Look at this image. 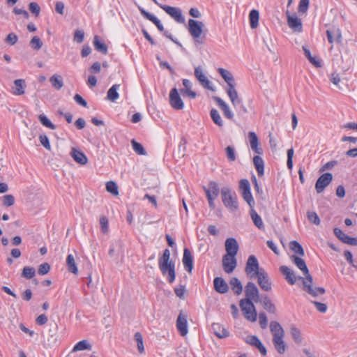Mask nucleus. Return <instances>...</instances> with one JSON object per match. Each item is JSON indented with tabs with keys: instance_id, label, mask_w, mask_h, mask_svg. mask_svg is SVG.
I'll list each match as a JSON object with an SVG mask.
<instances>
[{
	"instance_id": "1",
	"label": "nucleus",
	"mask_w": 357,
	"mask_h": 357,
	"mask_svg": "<svg viewBox=\"0 0 357 357\" xmlns=\"http://www.w3.org/2000/svg\"><path fill=\"white\" fill-rule=\"evenodd\" d=\"M158 265L163 275L167 273V280L170 283H172L176 278L175 265L174 263L170 260V251L169 249L164 250L162 257L158 259Z\"/></svg>"
},
{
	"instance_id": "2",
	"label": "nucleus",
	"mask_w": 357,
	"mask_h": 357,
	"mask_svg": "<svg viewBox=\"0 0 357 357\" xmlns=\"http://www.w3.org/2000/svg\"><path fill=\"white\" fill-rule=\"evenodd\" d=\"M222 202L226 208L231 211L238 209L237 197L234 192L228 188H222L221 190Z\"/></svg>"
},
{
	"instance_id": "3",
	"label": "nucleus",
	"mask_w": 357,
	"mask_h": 357,
	"mask_svg": "<svg viewBox=\"0 0 357 357\" xmlns=\"http://www.w3.org/2000/svg\"><path fill=\"white\" fill-rule=\"evenodd\" d=\"M264 268H259V264L257 259L254 255H250L246 262L245 272L250 279L255 278Z\"/></svg>"
},
{
	"instance_id": "4",
	"label": "nucleus",
	"mask_w": 357,
	"mask_h": 357,
	"mask_svg": "<svg viewBox=\"0 0 357 357\" xmlns=\"http://www.w3.org/2000/svg\"><path fill=\"white\" fill-rule=\"evenodd\" d=\"M141 14L147 20H150L151 22H153L158 29L159 31H162L164 36H165L167 38H169L172 41H173L176 45L181 46V44L178 42L176 40H174L172 37V35L169 33L167 31H165L163 25L161 24L160 21L153 15L149 13V12L146 11L144 8L139 6L138 7Z\"/></svg>"
},
{
	"instance_id": "5",
	"label": "nucleus",
	"mask_w": 357,
	"mask_h": 357,
	"mask_svg": "<svg viewBox=\"0 0 357 357\" xmlns=\"http://www.w3.org/2000/svg\"><path fill=\"white\" fill-rule=\"evenodd\" d=\"M245 298L241 299L249 303H258L259 301V291L257 285L252 282H248L245 287Z\"/></svg>"
},
{
	"instance_id": "6",
	"label": "nucleus",
	"mask_w": 357,
	"mask_h": 357,
	"mask_svg": "<svg viewBox=\"0 0 357 357\" xmlns=\"http://www.w3.org/2000/svg\"><path fill=\"white\" fill-rule=\"evenodd\" d=\"M204 26L202 22L196 21L192 19L188 20V31L196 43H203L200 38L203 32L202 29Z\"/></svg>"
},
{
	"instance_id": "7",
	"label": "nucleus",
	"mask_w": 357,
	"mask_h": 357,
	"mask_svg": "<svg viewBox=\"0 0 357 357\" xmlns=\"http://www.w3.org/2000/svg\"><path fill=\"white\" fill-rule=\"evenodd\" d=\"M298 278L303 280V289L312 296L317 297L325 294L326 290L324 288L312 287L313 279L312 275L307 276V278H303L302 277H299Z\"/></svg>"
},
{
	"instance_id": "8",
	"label": "nucleus",
	"mask_w": 357,
	"mask_h": 357,
	"mask_svg": "<svg viewBox=\"0 0 357 357\" xmlns=\"http://www.w3.org/2000/svg\"><path fill=\"white\" fill-rule=\"evenodd\" d=\"M239 305L245 319L252 322L257 320V313L253 303L240 301Z\"/></svg>"
},
{
	"instance_id": "9",
	"label": "nucleus",
	"mask_w": 357,
	"mask_h": 357,
	"mask_svg": "<svg viewBox=\"0 0 357 357\" xmlns=\"http://www.w3.org/2000/svg\"><path fill=\"white\" fill-rule=\"evenodd\" d=\"M239 188L242 192L243 199L248 204L250 208H252L255 204V201L250 192V184L248 180L241 179L240 181Z\"/></svg>"
},
{
	"instance_id": "10",
	"label": "nucleus",
	"mask_w": 357,
	"mask_h": 357,
	"mask_svg": "<svg viewBox=\"0 0 357 357\" xmlns=\"http://www.w3.org/2000/svg\"><path fill=\"white\" fill-rule=\"evenodd\" d=\"M333 181L331 173L327 172L321 174L316 181L315 190L318 194L321 193Z\"/></svg>"
},
{
	"instance_id": "11",
	"label": "nucleus",
	"mask_w": 357,
	"mask_h": 357,
	"mask_svg": "<svg viewBox=\"0 0 357 357\" xmlns=\"http://www.w3.org/2000/svg\"><path fill=\"white\" fill-rule=\"evenodd\" d=\"M169 103L174 109L181 110L184 107V103L176 88L170 91Z\"/></svg>"
},
{
	"instance_id": "12",
	"label": "nucleus",
	"mask_w": 357,
	"mask_h": 357,
	"mask_svg": "<svg viewBox=\"0 0 357 357\" xmlns=\"http://www.w3.org/2000/svg\"><path fill=\"white\" fill-rule=\"evenodd\" d=\"M159 7L165 10L172 17H173L177 22H184L185 19L182 15L181 10L178 8L172 7L166 5H159Z\"/></svg>"
},
{
	"instance_id": "13",
	"label": "nucleus",
	"mask_w": 357,
	"mask_h": 357,
	"mask_svg": "<svg viewBox=\"0 0 357 357\" xmlns=\"http://www.w3.org/2000/svg\"><path fill=\"white\" fill-rule=\"evenodd\" d=\"M195 76L200 82L202 86L205 89L214 91L213 86L207 77L204 75L203 69L201 66H198L195 69Z\"/></svg>"
},
{
	"instance_id": "14",
	"label": "nucleus",
	"mask_w": 357,
	"mask_h": 357,
	"mask_svg": "<svg viewBox=\"0 0 357 357\" xmlns=\"http://www.w3.org/2000/svg\"><path fill=\"white\" fill-rule=\"evenodd\" d=\"M176 328L180 335L183 337L185 336L188 333V316L183 312H181L176 319Z\"/></svg>"
},
{
	"instance_id": "15",
	"label": "nucleus",
	"mask_w": 357,
	"mask_h": 357,
	"mask_svg": "<svg viewBox=\"0 0 357 357\" xmlns=\"http://www.w3.org/2000/svg\"><path fill=\"white\" fill-rule=\"evenodd\" d=\"M287 24L292 30L296 32H301L302 31V22L296 14L291 15L289 11L286 12Z\"/></svg>"
},
{
	"instance_id": "16",
	"label": "nucleus",
	"mask_w": 357,
	"mask_h": 357,
	"mask_svg": "<svg viewBox=\"0 0 357 357\" xmlns=\"http://www.w3.org/2000/svg\"><path fill=\"white\" fill-rule=\"evenodd\" d=\"M237 265L236 256L225 255L222 257V266L227 273L234 271Z\"/></svg>"
},
{
	"instance_id": "17",
	"label": "nucleus",
	"mask_w": 357,
	"mask_h": 357,
	"mask_svg": "<svg viewBox=\"0 0 357 357\" xmlns=\"http://www.w3.org/2000/svg\"><path fill=\"white\" fill-rule=\"evenodd\" d=\"M256 278H257L258 284L262 290L265 291H269L271 290L272 283L270 281L268 275L265 270L261 271Z\"/></svg>"
},
{
	"instance_id": "18",
	"label": "nucleus",
	"mask_w": 357,
	"mask_h": 357,
	"mask_svg": "<svg viewBox=\"0 0 357 357\" xmlns=\"http://www.w3.org/2000/svg\"><path fill=\"white\" fill-rule=\"evenodd\" d=\"M328 42L332 44L334 42L340 43L342 40V32L338 27L333 26L331 29L326 31Z\"/></svg>"
},
{
	"instance_id": "19",
	"label": "nucleus",
	"mask_w": 357,
	"mask_h": 357,
	"mask_svg": "<svg viewBox=\"0 0 357 357\" xmlns=\"http://www.w3.org/2000/svg\"><path fill=\"white\" fill-rule=\"evenodd\" d=\"M333 231L337 238L342 242L351 245H357V238L349 236L340 228H335Z\"/></svg>"
},
{
	"instance_id": "20",
	"label": "nucleus",
	"mask_w": 357,
	"mask_h": 357,
	"mask_svg": "<svg viewBox=\"0 0 357 357\" xmlns=\"http://www.w3.org/2000/svg\"><path fill=\"white\" fill-rule=\"evenodd\" d=\"M215 290L220 294H226L229 291V286L226 281L221 277H216L213 280Z\"/></svg>"
},
{
	"instance_id": "21",
	"label": "nucleus",
	"mask_w": 357,
	"mask_h": 357,
	"mask_svg": "<svg viewBox=\"0 0 357 357\" xmlns=\"http://www.w3.org/2000/svg\"><path fill=\"white\" fill-rule=\"evenodd\" d=\"M226 255L236 256L238 250V245L234 238H229L225 241Z\"/></svg>"
},
{
	"instance_id": "22",
	"label": "nucleus",
	"mask_w": 357,
	"mask_h": 357,
	"mask_svg": "<svg viewBox=\"0 0 357 357\" xmlns=\"http://www.w3.org/2000/svg\"><path fill=\"white\" fill-rule=\"evenodd\" d=\"M182 261L185 269L190 273L193 269V257L189 249H184Z\"/></svg>"
},
{
	"instance_id": "23",
	"label": "nucleus",
	"mask_w": 357,
	"mask_h": 357,
	"mask_svg": "<svg viewBox=\"0 0 357 357\" xmlns=\"http://www.w3.org/2000/svg\"><path fill=\"white\" fill-rule=\"evenodd\" d=\"M270 330L273 335V339L284 338V331L278 322L271 321L270 323Z\"/></svg>"
},
{
	"instance_id": "24",
	"label": "nucleus",
	"mask_w": 357,
	"mask_h": 357,
	"mask_svg": "<svg viewBox=\"0 0 357 357\" xmlns=\"http://www.w3.org/2000/svg\"><path fill=\"white\" fill-rule=\"evenodd\" d=\"M291 259L294 264L303 272V275L305 276V278H307V276L311 275L309 273V270L307 267L305 261L303 259L298 256L292 255L291 257Z\"/></svg>"
},
{
	"instance_id": "25",
	"label": "nucleus",
	"mask_w": 357,
	"mask_h": 357,
	"mask_svg": "<svg viewBox=\"0 0 357 357\" xmlns=\"http://www.w3.org/2000/svg\"><path fill=\"white\" fill-rule=\"evenodd\" d=\"M214 100L218 104V107L223 112L225 116L228 119H232L234 117V114L229 109L228 105L220 97H214Z\"/></svg>"
},
{
	"instance_id": "26",
	"label": "nucleus",
	"mask_w": 357,
	"mask_h": 357,
	"mask_svg": "<svg viewBox=\"0 0 357 357\" xmlns=\"http://www.w3.org/2000/svg\"><path fill=\"white\" fill-rule=\"evenodd\" d=\"M248 138L252 150L257 154H262V149L259 146V140L256 133L249 132Z\"/></svg>"
},
{
	"instance_id": "27",
	"label": "nucleus",
	"mask_w": 357,
	"mask_h": 357,
	"mask_svg": "<svg viewBox=\"0 0 357 357\" xmlns=\"http://www.w3.org/2000/svg\"><path fill=\"white\" fill-rule=\"evenodd\" d=\"M280 270L290 284H294L296 283V277L294 272L291 268L286 266H282Z\"/></svg>"
},
{
	"instance_id": "28",
	"label": "nucleus",
	"mask_w": 357,
	"mask_h": 357,
	"mask_svg": "<svg viewBox=\"0 0 357 357\" xmlns=\"http://www.w3.org/2000/svg\"><path fill=\"white\" fill-rule=\"evenodd\" d=\"M218 72L227 83V87L236 85L234 77L231 72L222 68H219Z\"/></svg>"
},
{
	"instance_id": "29",
	"label": "nucleus",
	"mask_w": 357,
	"mask_h": 357,
	"mask_svg": "<svg viewBox=\"0 0 357 357\" xmlns=\"http://www.w3.org/2000/svg\"><path fill=\"white\" fill-rule=\"evenodd\" d=\"M70 154L74 160L80 165H86L88 162L86 155L75 148L72 149Z\"/></svg>"
},
{
	"instance_id": "30",
	"label": "nucleus",
	"mask_w": 357,
	"mask_h": 357,
	"mask_svg": "<svg viewBox=\"0 0 357 357\" xmlns=\"http://www.w3.org/2000/svg\"><path fill=\"white\" fill-rule=\"evenodd\" d=\"M213 333L219 338H225L229 336V333L220 324L213 323L211 326Z\"/></svg>"
},
{
	"instance_id": "31",
	"label": "nucleus",
	"mask_w": 357,
	"mask_h": 357,
	"mask_svg": "<svg viewBox=\"0 0 357 357\" xmlns=\"http://www.w3.org/2000/svg\"><path fill=\"white\" fill-rule=\"evenodd\" d=\"M204 190L206 193V197H208V195L212 196V197L217 198L219 195V187L216 182L211 181L208 183V187H204Z\"/></svg>"
},
{
	"instance_id": "32",
	"label": "nucleus",
	"mask_w": 357,
	"mask_h": 357,
	"mask_svg": "<svg viewBox=\"0 0 357 357\" xmlns=\"http://www.w3.org/2000/svg\"><path fill=\"white\" fill-rule=\"evenodd\" d=\"M261 304L263 305L264 308L270 313L274 314L275 312V307L274 304L271 302L270 298L266 296H261L259 298V301Z\"/></svg>"
},
{
	"instance_id": "33",
	"label": "nucleus",
	"mask_w": 357,
	"mask_h": 357,
	"mask_svg": "<svg viewBox=\"0 0 357 357\" xmlns=\"http://www.w3.org/2000/svg\"><path fill=\"white\" fill-rule=\"evenodd\" d=\"M15 87L13 89L12 93L15 96H21L24 93L25 82L22 79L14 81Z\"/></svg>"
},
{
	"instance_id": "34",
	"label": "nucleus",
	"mask_w": 357,
	"mask_h": 357,
	"mask_svg": "<svg viewBox=\"0 0 357 357\" xmlns=\"http://www.w3.org/2000/svg\"><path fill=\"white\" fill-rule=\"evenodd\" d=\"M250 217L255 225L259 229H264V225L260 215L252 208L250 209Z\"/></svg>"
},
{
	"instance_id": "35",
	"label": "nucleus",
	"mask_w": 357,
	"mask_h": 357,
	"mask_svg": "<svg viewBox=\"0 0 357 357\" xmlns=\"http://www.w3.org/2000/svg\"><path fill=\"white\" fill-rule=\"evenodd\" d=\"M66 266L69 272L77 275L78 273V268L75 262V257L73 255L70 254L66 258Z\"/></svg>"
},
{
	"instance_id": "36",
	"label": "nucleus",
	"mask_w": 357,
	"mask_h": 357,
	"mask_svg": "<svg viewBox=\"0 0 357 357\" xmlns=\"http://www.w3.org/2000/svg\"><path fill=\"white\" fill-rule=\"evenodd\" d=\"M229 284L231 285L232 291L236 294L240 295L243 291V285L241 282L237 278H232Z\"/></svg>"
},
{
	"instance_id": "37",
	"label": "nucleus",
	"mask_w": 357,
	"mask_h": 357,
	"mask_svg": "<svg viewBox=\"0 0 357 357\" xmlns=\"http://www.w3.org/2000/svg\"><path fill=\"white\" fill-rule=\"evenodd\" d=\"M120 88V84H114L107 91V98L112 102H115L119 97L118 90Z\"/></svg>"
},
{
	"instance_id": "38",
	"label": "nucleus",
	"mask_w": 357,
	"mask_h": 357,
	"mask_svg": "<svg viewBox=\"0 0 357 357\" xmlns=\"http://www.w3.org/2000/svg\"><path fill=\"white\" fill-rule=\"evenodd\" d=\"M253 163L257 172V174L259 176L264 175V162L263 159L259 156L256 155L253 158Z\"/></svg>"
},
{
	"instance_id": "39",
	"label": "nucleus",
	"mask_w": 357,
	"mask_h": 357,
	"mask_svg": "<svg viewBox=\"0 0 357 357\" xmlns=\"http://www.w3.org/2000/svg\"><path fill=\"white\" fill-rule=\"evenodd\" d=\"M50 82L52 84V86L56 90H60L63 86V81L61 75L57 74L53 75L50 78Z\"/></svg>"
},
{
	"instance_id": "40",
	"label": "nucleus",
	"mask_w": 357,
	"mask_h": 357,
	"mask_svg": "<svg viewBox=\"0 0 357 357\" xmlns=\"http://www.w3.org/2000/svg\"><path fill=\"white\" fill-rule=\"evenodd\" d=\"M283 339L284 338L273 339L274 347L280 354H283L287 349V344Z\"/></svg>"
},
{
	"instance_id": "41",
	"label": "nucleus",
	"mask_w": 357,
	"mask_h": 357,
	"mask_svg": "<svg viewBox=\"0 0 357 357\" xmlns=\"http://www.w3.org/2000/svg\"><path fill=\"white\" fill-rule=\"evenodd\" d=\"M249 18L251 28L256 29L259 25V11L257 10H252L249 14Z\"/></svg>"
},
{
	"instance_id": "42",
	"label": "nucleus",
	"mask_w": 357,
	"mask_h": 357,
	"mask_svg": "<svg viewBox=\"0 0 357 357\" xmlns=\"http://www.w3.org/2000/svg\"><path fill=\"white\" fill-rule=\"evenodd\" d=\"M93 45L97 51L104 54L107 53V47L104 43L100 40L99 37L97 36H96L93 38Z\"/></svg>"
},
{
	"instance_id": "43",
	"label": "nucleus",
	"mask_w": 357,
	"mask_h": 357,
	"mask_svg": "<svg viewBox=\"0 0 357 357\" xmlns=\"http://www.w3.org/2000/svg\"><path fill=\"white\" fill-rule=\"evenodd\" d=\"M91 348V344L89 343V342L86 340L79 341L77 342L73 347V351L77 352L79 351H84V350H90Z\"/></svg>"
},
{
	"instance_id": "44",
	"label": "nucleus",
	"mask_w": 357,
	"mask_h": 357,
	"mask_svg": "<svg viewBox=\"0 0 357 357\" xmlns=\"http://www.w3.org/2000/svg\"><path fill=\"white\" fill-rule=\"evenodd\" d=\"M210 115L215 124L219 127L223 126V121L217 109H212L211 110Z\"/></svg>"
},
{
	"instance_id": "45",
	"label": "nucleus",
	"mask_w": 357,
	"mask_h": 357,
	"mask_svg": "<svg viewBox=\"0 0 357 357\" xmlns=\"http://www.w3.org/2000/svg\"><path fill=\"white\" fill-rule=\"evenodd\" d=\"M290 333L296 343L301 344L302 342L303 338L301 333L298 328L295 326H292L290 329Z\"/></svg>"
},
{
	"instance_id": "46",
	"label": "nucleus",
	"mask_w": 357,
	"mask_h": 357,
	"mask_svg": "<svg viewBox=\"0 0 357 357\" xmlns=\"http://www.w3.org/2000/svg\"><path fill=\"white\" fill-rule=\"evenodd\" d=\"M290 249L296 254L303 257L304 256V250L301 244L296 241H293L289 243Z\"/></svg>"
},
{
	"instance_id": "47",
	"label": "nucleus",
	"mask_w": 357,
	"mask_h": 357,
	"mask_svg": "<svg viewBox=\"0 0 357 357\" xmlns=\"http://www.w3.org/2000/svg\"><path fill=\"white\" fill-rule=\"evenodd\" d=\"M36 275V270L33 267L24 266L22 269V277L26 279H31Z\"/></svg>"
},
{
	"instance_id": "48",
	"label": "nucleus",
	"mask_w": 357,
	"mask_h": 357,
	"mask_svg": "<svg viewBox=\"0 0 357 357\" xmlns=\"http://www.w3.org/2000/svg\"><path fill=\"white\" fill-rule=\"evenodd\" d=\"M106 190L114 196L119 195V188L114 181H108L106 183Z\"/></svg>"
},
{
	"instance_id": "49",
	"label": "nucleus",
	"mask_w": 357,
	"mask_h": 357,
	"mask_svg": "<svg viewBox=\"0 0 357 357\" xmlns=\"http://www.w3.org/2000/svg\"><path fill=\"white\" fill-rule=\"evenodd\" d=\"M134 339L137 342L138 351L140 354H143L144 352V347L142 334L139 332L135 333Z\"/></svg>"
},
{
	"instance_id": "50",
	"label": "nucleus",
	"mask_w": 357,
	"mask_h": 357,
	"mask_svg": "<svg viewBox=\"0 0 357 357\" xmlns=\"http://www.w3.org/2000/svg\"><path fill=\"white\" fill-rule=\"evenodd\" d=\"M38 119L43 126L52 130L56 129V126L50 121V120L45 115H39Z\"/></svg>"
},
{
	"instance_id": "51",
	"label": "nucleus",
	"mask_w": 357,
	"mask_h": 357,
	"mask_svg": "<svg viewBox=\"0 0 357 357\" xmlns=\"http://www.w3.org/2000/svg\"><path fill=\"white\" fill-rule=\"evenodd\" d=\"M100 225L102 232L105 234H107L109 232V220L105 215L100 216Z\"/></svg>"
},
{
	"instance_id": "52",
	"label": "nucleus",
	"mask_w": 357,
	"mask_h": 357,
	"mask_svg": "<svg viewBox=\"0 0 357 357\" xmlns=\"http://www.w3.org/2000/svg\"><path fill=\"white\" fill-rule=\"evenodd\" d=\"M131 143H132L133 150L137 154L142 155H145L146 154L145 149H144L143 146L140 143L137 142L135 139H132Z\"/></svg>"
},
{
	"instance_id": "53",
	"label": "nucleus",
	"mask_w": 357,
	"mask_h": 357,
	"mask_svg": "<svg viewBox=\"0 0 357 357\" xmlns=\"http://www.w3.org/2000/svg\"><path fill=\"white\" fill-rule=\"evenodd\" d=\"M307 217L309 221L316 225H319L320 224V218H319L317 213L314 211H307Z\"/></svg>"
},
{
	"instance_id": "54",
	"label": "nucleus",
	"mask_w": 357,
	"mask_h": 357,
	"mask_svg": "<svg viewBox=\"0 0 357 357\" xmlns=\"http://www.w3.org/2000/svg\"><path fill=\"white\" fill-rule=\"evenodd\" d=\"M310 4V0H300L298 4V12L302 14L307 13Z\"/></svg>"
},
{
	"instance_id": "55",
	"label": "nucleus",
	"mask_w": 357,
	"mask_h": 357,
	"mask_svg": "<svg viewBox=\"0 0 357 357\" xmlns=\"http://www.w3.org/2000/svg\"><path fill=\"white\" fill-rule=\"evenodd\" d=\"M30 45L33 47V50H38L43 46V43L39 37L34 36L30 41Z\"/></svg>"
},
{
	"instance_id": "56",
	"label": "nucleus",
	"mask_w": 357,
	"mask_h": 357,
	"mask_svg": "<svg viewBox=\"0 0 357 357\" xmlns=\"http://www.w3.org/2000/svg\"><path fill=\"white\" fill-rule=\"evenodd\" d=\"M227 93L229 98V99H234L238 97V93L236 89V85H231L230 86L227 87L226 89Z\"/></svg>"
},
{
	"instance_id": "57",
	"label": "nucleus",
	"mask_w": 357,
	"mask_h": 357,
	"mask_svg": "<svg viewBox=\"0 0 357 357\" xmlns=\"http://www.w3.org/2000/svg\"><path fill=\"white\" fill-rule=\"evenodd\" d=\"M15 203V197L12 195H6L3 197V204L6 207L11 206Z\"/></svg>"
},
{
	"instance_id": "58",
	"label": "nucleus",
	"mask_w": 357,
	"mask_h": 357,
	"mask_svg": "<svg viewBox=\"0 0 357 357\" xmlns=\"http://www.w3.org/2000/svg\"><path fill=\"white\" fill-rule=\"evenodd\" d=\"M50 271V265L48 263H43L38 266V273L41 275L47 274Z\"/></svg>"
},
{
	"instance_id": "59",
	"label": "nucleus",
	"mask_w": 357,
	"mask_h": 357,
	"mask_svg": "<svg viewBox=\"0 0 357 357\" xmlns=\"http://www.w3.org/2000/svg\"><path fill=\"white\" fill-rule=\"evenodd\" d=\"M225 151H226V155H227V159L229 161L233 162L236 160L235 150L232 146H228L225 149Z\"/></svg>"
},
{
	"instance_id": "60",
	"label": "nucleus",
	"mask_w": 357,
	"mask_h": 357,
	"mask_svg": "<svg viewBox=\"0 0 357 357\" xmlns=\"http://www.w3.org/2000/svg\"><path fill=\"white\" fill-rule=\"evenodd\" d=\"M17 36L14 33H9L5 38L6 43L10 45H13L17 42Z\"/></svg>"
},
{
	"instance_id": "61",
	"label": "nucleus",
	"mask_w": 357,
	"mask_h": 357,
	"mask_svg": "<svg viewBox=\"0 0 357 357\" xmlns=\"http://www.w3.org/2000/svg\"><path fill=\"white\" fill-rule=\"evenodd\" d=\"M29 10L36 16H38L40 11L39 5L36 2H31L29 5Z\"/></svg>"
},
{
	"instance_id": "62",
	"label": "nucleus",
	"mask_w": 357,
	"mask_h": 357,
	"mask_svg": "<svg viewBox=\"0 0 357 357\" xmlns=\"http://www.w3.org/2000/svg\"><path fill=\"white\" fill-rule=\"evenodd\" d=\"M39 140L40 144L47 150H51V146L50 144V141L47 135H40L39 136Z\"/></svg>"
},
{
	"instance_id": "63",
	"label": "nucleus",
	"mask_w": 357,
	"mask_h": 357,
	"mask_svg": "<svg viewBox=\"0 0 357 357\" xmlns=\"http://www.w3.org/2000/svg\"><path fill=\"white\" fill-rule=\"evenodd\" d=\"M259 323L262 328H266L268 324V319L264 312H260L259 314Z\"/></svg>"
},
{
	"instance_id": "64",
	"label": "nucleus",
	"mask_w": 357,
	"mask_h": 357,
	"mask_svg": "<svg viewBox=\"0 0 357 357\" xmlns=\"http://www.w3.org/2000/svg\"><path fill=\"white\" fill-rule=\"evenodd\" d=\"M84 38V32L82 30H77L74 34V40L78 43L83 42Z\"/></svg>"
}]
</instances>
